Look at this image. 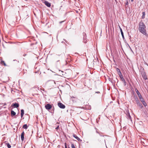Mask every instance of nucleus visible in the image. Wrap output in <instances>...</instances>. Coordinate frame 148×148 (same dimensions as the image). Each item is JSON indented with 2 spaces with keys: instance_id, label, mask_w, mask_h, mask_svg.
Returning <instances> with one entry per match:
<instances>
[{
  "instance_id": "1",
  "label": "nucleus",
  "mask_w": 148,
  "mask_h": 148,
  "mask_svg": "<svg viewBox=\"0 0 148 148\" xmlns=\"http://www.w3.org/2000/svg\"><path fill=\"white\" fill-rule=\"evenodd\" d=\"M138 30L141 33L145 36H148L146 30V26L142 21L139 23Z\"/></svg>"
},
{
  "instance_id": "2",
  "label": "nucleus",
  "mask_w": 148,
  "mask_h": 148,
  "mask_svg": "<svg viewBox=\"0 0 148 148\" xmlns=\"http://www.w3.org/2000/svg\"><path fill=\"white\" fill-rule=\"evenodd\" d=\"M48 84L51 87H54L56 86V82L53 80H50L48 82Z\"/></svg>"
},
{
  "instance_id": "3",
  "label": "nucleus",
  "mask_w": 148,
  "mask_h": 148,
  "mask_svg": "<svg viewBox=\"0 0 148 148\" xmlns=\"http://www.w3.org/2000/svg\"><path fill=\"white\" fill-rule=\"evenodd\" d=\"M83 35L84 36L83 38V42L84 43H86L87 42V38H86V34L85 33H83Z\"/></svg>"
},
{
  "instance_id": "4",
  "label": "nucleus",
  "mask_w": 148,
  "mask_h": 148,
  "mask_svg": "<svg viewBox=\"0 0 148 148\" xmlns=\"http://www.w3.org/2000/svg\"><path fill=\"white\" fill-rule=\"evenodd\" d=\"M142 76L143 78L145 80L147 79V75H146L144 71H143L141 73Z\"/></svg>"
},
{
  "instance_id": "5",
  "label": "nucleus",
  "mask_w": 148,
  "mask_h": 148,
  "mask_svg": "<svg viewBox=\"0 0 148 148\" xmlns=\"http://www.w3.org/2000/svg\"><path fill=\"white\" fill-rule=\"evenodd\" d=\"M58 106L61 108L64 109L65 108V106L61 103H58Z\"/></svg>"
},
{
  "instance_id": "6",
  "label": "nucleus",
  "mask_w": 148,
  "mask_h": 148,
  "mask_svg": "<svg viewBox=\"0 0 148 148\" xmlns=\"http://www.w3.org/2000/svg\"><path fill=\"white\" fill-rule=\"evenodd\" d=\"M45 108L48 110H50L52 108V106L51 105L49 104H47L45 105Z\"/></svg>"
},
{
  "instance_id": "7",
  "label": "nucleus",
  "mask_w": 148,
  "mask_h": 148,
  "mask_svg": "<svg viewBox=\"0 0 148 148\" xmlns=\"http://www.w3.org/2000/svg\"><path fill=\"white\" fill-rule=\"evenodd\" d=\"M126 117L128 119H129L131 121H132L131 119V117L130 115V113L129 112H128L126 114Z\"/></svg>"
},
{
  "instance_id": "8",
  "label": "nucleus",
  "mask_w": 148,
  "mask_h": 148,
  "mask_svg": "<svg viewBox=\"0 0 148 148\" xmlns=\"http://www.w3.org/2000/svg\"><path fill=\"white\" fill-rule=\"evenodd\" d=\"M135 91L136 92L139 98H141V97H142V95L138 90L137 89H135Z\"/></svg>"
},
{
  "instance_id": "9",
  "label": "nucleus",
  "mask_w": 148,
  "mask_h": 148,
  "mask_svg": "<svg viewBox=\"0 0 148 148\" xmlns=\"http://www.w3.org/2000/svg\"><path fill=\"white\" fill-rule=\"evenodd\" d=\"M25 133L24 131H23L21 134V139L22 141H23L24 140V136Z\"/></svg>"
},
{
  "instance_id": "10",
  "label": "nucleus",
  "mask_w": 148,
  "mask_h": 148,
  "mask_svg": "<svg viewBox=\"0 0 148 148\" xmlns=\"http://www.w3.org/2000/svg\"><path fill=\"white\" fill-rule=\"evenodd\" d=\"M44 3L48 7H50L51 6V4L48 1H45L44 2Z\"/></svg>"
},
{
  "instance_id": "11",
  "label": "nucleus",
  "mask_w": 148,
  "mask_h": 148,
  "mask_svg": "<svg viewBox=\"0 0 148 148\" xmlns=\"http://www.w3.org/2000/svg\"><path fill=\"white\" fill-rule=\"evenodd\" d=\"M12 106H14L15 108H18L19 106V104L18 103H13L12 105Z\"/></svg>"
},
{
  "instance_id": "12",
  "label": "nucleus",
  "mask_w": 148,
  "mask_h": 148,
  "mask_svg": "<svg viewBox=\"0 0 148 148\" xmlns=\"http://www.w3.org/2000/svg\"><path fill=\"white\" fill-rule=\"evenodd\" d=\"M73 136L78 141H82V140L80 139V138H79L78 136H76L75 134H73Z\"/></svg>"
},
{
  "instance_id": "13",
  "label": "nucleus",
  "mask_w": 148,
  "mask_h": 148,
  "mask_svg": "<svg viewBox=\"0 0 148 148\" xmlns=\"http://www.w3.org/2000/svg\"><path fill=\"white\" fill-rule=\"evenodd\" d=\"M138 106H139L140 108H142L143 107L142 103L140 102L137 103Z\"/></svg>"
},
{
  "instance_id": "14",
  "label": "nucleus",
  "mask_w": 148,
  "mask_h": 148,
  "mask_svg": "<svg viewBox=\"0 0 148 148\" xmlns=\"http://www.w3.org/2000/svg\"><path fill=\"white\" fill-rule=\"evenodd\" d=\"M121 80L122 81L123 83H124V85L125 86H126V82H125V79H124V78H123H123H121Z\"/></svg>"
},
{
  "instance_id": "15",
  "label": "nucleus",
  "mask_w": 148,
  "mask_h": 148,
  "mask_svg": "<svg viewBox=\"0 0 148 148\" xmlns=\"http://www.w3.org/2000/svg\"><path fill=\"white\" fill-rule=\"evenodd\" d=\"M21 117H22L23 116L24 114V110H23V109H22L21 110Z\"/></svg>"
},
{
  "instance_id": "16",
  "label": "nucleus",
  "mask_w": 148,
  "mask_h": 148,
  "mask_svg": "<svg viewBox=\"0 0 148 148\" xmlns=\"http://www.w3.org/2000/svg\"><path fill=\"white\" fill-rule=\"evenodd\" d=\"M11 114L12 116H14L15 115L16 113L14 111L12 110L11 111Z\"/></svg>"
},
{
  "instance_id": "17",
  "label": "nucleus",
  "mask_w": 148,
  "mask_h": 148,
  "mask_svg": "<svg viewBox=\"0 0 148 148\" xmlns=\"http://www.w3.org/2000/svg\"><path fill=\"white\" fill-rule=\"evenodd\" d=\"M28 128V126L26 124L24 125L23 126V128L24 129H27Z\"/></svg>"
},
{
  "instance_id": "18",
  "label": "nucleus",
  "mask_w": 148,
  "mask_h": 148,
  "mask_svg": "<svg viewBox=\"0 0 148 148\" xmlns=\"http://www.w3.org/2000/svg\"><path fill=\"white\" fill-rule=\"evenodd\" d=\"M55 60H56L57 62H58L60 61V58H58V56L55 57Z\"/></svg>"
},
{
  "instance_id": "19",
  "label": "nucleus",
  "mask_w": 148,
  "mask_h": 148,
  "mask_svg": "<svg viewBox=\"0 0 148 148\" xmlns=\"http://www.w3.org/2000/svg\"><path fill=\"white\" fill-rule=\"evenodd\" d=\"M120 29L121 32V34L122 35V36L123 38H124V36L123 33V31L122 30V29H121V28H120Z\"/></svg>"
},
{
  "instance_id": "20",
  "label": "nucleus",
  "mask_w": 148,
  "mask_h": 148,
  "mask_svg": "<svg viewBox=\"0 0 148 148\" xmlns=\"http://www.w3.org/2000/svg\"><path fill=\"white\" fill-rule=\"evenodd\" d=\"M143 15L142 17V19H144L145 18V12H143L142 13Z\"/></svg>"
},
{
  "instance_id": "21",
  "label": "nucleus",
  "mask_w": 148,
  "mask_h": 148,
  "mask_svg": "<svg viewBox=\"0 0 148 148\" xmlns=\"http://www.w3.org/2000/svg\"><path fill=\"white\" fill-rule=\"evenodd\" d=\"M142 103L143 104V105L145 107H146L147 106V104L145 101H143L142 102Z\"/></svg>"
},
{
  "instance_id": "22",
  "label": "nucleus",
  "mask_w": 148,
  "mask_h": 148,
  "mask_svg": "<svg viewBox=\"0 0 148 148\" xmlns=\"http://www.w3.org/2000/svg\"><path fill=\"white\" fill-rule=\"evenodd\" d=\"M135 100L137 104L140 102L138 98L137 97L135 98Z\"/></svg>"
},
{
  "instance_id": "23",
  "label": "nucleus",
  "mask_w": 148,
  "mask_h": 148,
  "mask_svg": "<svg viewBox=\"0 0 148 148\" xmlns=\"http://www.w3.org/2000/svg\"><path fill=\"white\" fill-rule=\"evenodd\" d=\"M5 144L7 146L8 148H10L11 147V146L10 145L9 143H5Z\"/></svg>"
},
{
  "instance_id": "24",
  "label": "nucleus",
  "mask_w": 148,
  "mask_h": 148,
  "mask_svg": "<svg viewBox=\"0 0 148 148\" xmlns=\"http://www.w3.org/2000/svg\"><path fill=\"white\" fill-rule=\"evenodd\" d=\"M139 98V99L140 100V101L141 102L145 101L144 99L142 97H141V98L140 97Z\"/></svg>"
},
{
  "instance_id": "25",
  "label": "nucleus",
  "mask_w": 148,
  "mask_h": 148,
  "mask_svg": "<svg viewBox=\"0 0 148 148\" xmlns=\"http://www.w3.org/2000/svg\"><path fill=\"white\" fill-rule=\"evenodd\" d=\"M3 64L5 66H6V64L5 63V62H4V61H3V60H2L1 61V64Z\"/></svg>"
},
{
  "instance_id": "26",
  "label": "nucleus",
  "mask_w": 148,
  "mask_h": 148,
  "mask_svg": "<svg viewBox=\"0 0 148 148\" xmlns=\"http://www.w3.org/2000/svg\"><path fill=\"white\" fill-rule=\"evenodd\" d=\"M116 71H117L118 73L121 72L120 69L118 68L116 69Z\"/></svg>"
},
{
  "instance_id": "27",
  "label": "nucleus",
  "mask_w": 148,
  "mask_h": 148,
  "mask_svg": "<svg viewBox=\"0 0 148 148\" xmlns=\"http://www.w3.org/2000/svg\"><path fill=\"white\" fill-rule=\"evenodd\" d=\"M71 147L72 148H75L74 145L73 144H71Z\"/></svg>"
},
{
  "instance_id": "28",
  "label": "nucleus",
  "mask_w": 148,
  "mask_h": 148,
  "mask_svg": "<svg viewBox=\"0 0 148 148\" xmlns=\"http://www.w3.org/2000/svg\"><path fill=\"white\" fill-rule=\"evenodd\" d=\"M118 74L119 75V76L122 75L121 72L119 73H118Z\"/></svg>"
},
{
  "instance_id": "29",
  "label": "nucleus",
  "mask_w": 148,
  "mask_h": 148,
  "mask_svg": "<svg viewBox=\"0 0 148 148\" xmlns=\"http://www.w3.org/2000/svg\"><path fill=\"white\" fill-rule=\"evenodd\" d=\"M40 90H41V91L42 92V91H44V88H42V89H41V88L40 89Z\"/></svg>"
},
{
  "instance_id": "30",
  "label": "nucleus",
  "mask_w": 148,
  "mask_h": 148,
  "mask_svg": "<svg viewBox=\"0 0 148 148\" xmlns=\"http://www.w3.org/2000/svg\"><path fill=\"white\" fill-rule=\"evenodd\" d=\"M59 126H58L57 127H56V129L57 130H58L59 128Z\"/></svg>"
},
{
  "instance_id": "31",
  "label": "nucleus",
  "mask_w": 148,
  "mask_h": 148,
  "mask_svg": "<svg viewBox=\"0 0 148 148\" xmlns=\"http://www.w3.org/2000/svg\"><path fill=\"white\" fill-rule=\"evenodd\" d=\"M119 77H120V79H121V78H123V75H122L120 76H119Z\"/></svg>"
},
{
  "instance_id": "32",
  "label": "nucleus",
  "mask_w": 148,
  "mask_h": 148,
  "mask_svg": "<svg viewBox=\"0 0 148 148\" xmlns=\"http://www.w3.org/2000/svg\"><path fill=\"white\" fill-rule=\"evenodd\" d=\"M125 5H128V1H127V2L125 3Z\"/></svg>"
},
{
  "instance_id": "33",
  "label": "nucleus",
  "mask_w": 148,
  "mask_h": 148,
  "mask_svg": "<svg viewBox=\"0 0 148 148\" xmlns=\"http://www.w3.org/2000/svg\"><path fill=\"white\" fill-rule=\"evenodd\" d=\"M64 21H60L59 22V23L60 24H61Z\"/></svg>"
},
{
  "instance_id": "34",
  "label": "nucleus",
  "mask_w": 148,
  "mask_h": 148,
  "mask_svg": "<svg viewBox=\"0 0 148 148\" xmlns=\"http://www.w3.org/2000/svg\"><path fill=\"white\" fill-rule=\"evenodd\" d=\"M95 93H98V94H99V93H100V92H99V91L96 92H95Z\"/></svg>"
},
{
  "instance_id": "35",
  "label": "nucleus",
  "mask_w": 148,
  "mask_h": 148,
  "mask_svg": "<svg viewBox=\"0 0 148 148\" xmlns=\"http://www.w3.org/2000/svg\"><path fill=\"white\" fill-rule=\"evenodd\" d=\"M96 132L97 133H99V132L97 131H96Z\"/></svg>"
},
{
  "instance_id": "36",
  "label": "nucleus",
  "mask_w": 148,
  "mask_h": 148,
  "mask_svg": "<svg viewBox=\"0 0 148 148\" xmlns=\"http://www.w3.org/2000/svg\"><path fill=\"white\" fill-rule=\"evenodd\" d=\"M65 148H67V147L66 146H65Z\"/></svg>"
},
{
  "instance_id": "37",
  "label": "nucleus",
  "mask_w": 148,
  "mask_h": 148,
  "mask_svg": "<svg viewBox=\"0 0 148 148\" xmlns=\"http://www.w3.org/2000/svg\"><path fill=\"white\" fill-rule=\"evenodd\" d=\"M134 0H131V1H133Z\"/></svg>"
},
{
  "instance_id": "38",
  "label": "nucleus",
  "mask_w": 148,
  "mask_h": 148,
  "mask_svg": "<svg viewBox=\"0 0 148 148\" xmlns=\"http://www.w3.org/2000/svg\"><path fill=\"white\" fill-rule=\"evenodd\" d=\"M146 64L147 65V66H148V64Z\"/></svg>"
},
{
  "instance_id": "39",
  "label": "nucleus",
  "mask_w": 148,
  "mask_h": 148,
  "mask_svg": "<svg viewBox=\"0 0 148 148\" xmlns=\"http://www.w3.org/2000/svg\"><path fill=\"white\" fill-rule=\"evenodd\" d=\"M69 148H70V147H69Z\"/></svg>"
}]
</instances>
